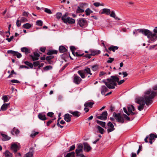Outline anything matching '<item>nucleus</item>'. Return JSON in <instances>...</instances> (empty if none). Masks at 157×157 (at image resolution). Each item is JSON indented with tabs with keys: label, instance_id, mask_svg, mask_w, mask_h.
Masks as SVG:
<instances>
[{
	"label": "nucleus",
	"instance_id": "obj_30",
	"mask_svg": "<svg viewBox=\"0 0 157 157\" xmlns=\"http://www.w3.org/2000/svg\"><path fill=\"white\" fill-rule=\"evenodd\" d=\"M16 135L18 134L19 133V130L15 128H14L13 129V130L11 132V133L12 134L14 135V133Z\"/></svg>",
	"mask_w": 157,
	"mask_h": 157
},
{
	"label": "nucleus",
	"instance_id": "obj_63",
	"mask_svg": "<svg viewBox=\"0 0 157 157\" xmlns=\"http://www.w3.org/2000/svg\"><path fill=\"white\" fill-rule=\"evenodd\" d=\"M124 79L122 80H120V81H116L118 82V84L119 85H120L123 83L124 82Z\"/></svg>",
	"mask_w": 157,
	"mask_h": 157
},
{
	"label": "nucleus",
	"instance_id": "obj_8",
	"mask_svg": "<svg viewBox=\"0 0 157 157\" xmlns=\"http://www.w3.org/2000/svg\"><path fill=\"white\" fill-rule=\"evenodd\" d=\"M83 147V145L82 144H80L78 145L77 148L75 150L76 156H79L81 154H82Z\"/></svg>",
	"mask_w": 157,
	"mask_h": 157
},
{
	"label": "nucleus",
	"instance_id": "obj_12",
	"mask_svg": "<svg viewBox=\"0 0 157 157\" xmlns=\"http://www.w3.org/2000/svg\"><path fill=\"white\" fill-rule=\"evenodd\" d=\"M20 146L16 144H13L11 145V149L14 153H16L17 151L20 149Z\"/></svg>",
	"mask_w": 157,
	"mask_h": 157
},
{
	"label": "nucleus",
	"instance_id": "obj_10",
	"mask_svg": "<svg viewBox=\"0 0 157 157\" xmlns=\"http://www.w3.org/2000/svg\"><path fill=\"white\" fill-rule=\"evenodd\" d=\"M82 79L81 78L77 75L75 74L73 79V82L75 84L78 85L80 84Z\"/></svg>",
	"mask_w": 157,
	"mask_h": 157
},
{
	"label": "nucleus",
	"instance_id": "obj_43",
	"mask_svg": "<svg viewBox=\"0 0 157 157\" xmlns=\"http://www.w3.org/2000/svg\"><path fill=\"white\" fill-rule=\"evenodd\" d=\"M98 69V67L97 65H94L92 67V69L94 71H96Z\"/></svg>",
	"mask_w": 157,
	"mask_h": 157
},
{
	"label": "nucleus",
	"instance_id": "obj_59",
	"mask_svg": "<svg viewBox=\"0 0 157 157\" xmlns=\"http://www.w3.org/2000/svg\"><path fill=\"white\" fill-rule=\"evenodd\" d=\"M16 25H17V26L18 27H20L21 26V22L18 19H17V21Z\"/></svg>",
	"mask_w": 157,
	"mask_h": 157
},
{
	"label": "nucleus",
	"instance_id": "obj_34",
	"mask_svg": "<svg viewBox=\"0 0 157 157\" xmlns=\"http://www.w3.org/2000/svg\"><path fill=\"white\" fill-rule=\"evenodd\" d=\"M96 128L101 134H103L104 133V129L102 128L99 125H97Z\"/></svg>",
	"mask_w": 157,
	"mask_h": 157
},
{
	"label": "nucleus",
	"instance_id": "obj_15",
	"mask_svg": "<svg viewBox=\"0 0 157 157\" xmlns=\"http://www.w3.org/2000/svg\"><path fill=\"white\" fill-rule=\"evenodd\" d=\"M84 149L86 151L88 152L91 150L92 148L90 145L88 143H85L84 144Z\"/></svg>",
	"mask_w": 157,
	"mask_h": 157
},
{
	"label": "nucleus",
	"instance_id": "obj_22",
	"mask_svg": "<svg viewBox=\"0 0 157 157\" xmlns=\"http://www.w3.org/2000/svg\"><path fill=\"white\" fill-rule=\"evenodd\" d=\"M9 105V103H4L1 106V110L2 111H4L6 110L8 106Z\"/></svg>",
	"mask_w": 157,
	"mask_h": 157
},
{
	"label": "nucleus",
	"instance_id": "obj_42",
	"mask_svg": "<svg viewBox=\"0 0 157 157\" xmlns=\"http://www.w3.org/2000/svg\"><path fill=\"white\" fill-rule=\"evenodd\" d=\"M52 68V67L51 66H47L44 68V71H48L49 70H51Z\"/></svg>",
	"mask_w": 157,
	"mask_h": 157
},
{
	"label": "nucleus",
	"instance_id": "obj_20",
	"mask_svg": "<svg viewBox=\"0 0 157 157\" xmlns=\"http://www.w3.org/2000/svg\"><path fill=\"white\" fill-rule=\"evenodd\" d=\"M21 50L22 52H24L26 55H27L30 53V50L26 47L22 48Z\"/></svg>",
	"mask_w": 157,
	"mask_h": 157
},
{
	"label": "nucleus",
	"instance_id": "obj_35",
	"mask_svg": "<svg viewBox=\"0 0 157 157\" xmlns=\"http://www.w3.org/2000/svg\"><path fill=\"white\" fill-rule=\"evenodd\" d=\"M24 63L25 64L29 66L30 68H33V65L32 63H31L28 61H25Z\"/></svg>",
	"mask_w": 157,
	"mask_h": 157
},
{
	"label": "nucleus",
	"instance_id": "obj_5",
	"mask_svg": "<svg viewBox=\"0 0 157 157\" xmlns=\"http://www.w3.org/2000/svg\"><path fill=\"white\" fill-rule=\"evenodd\" d=\"M68 15V13H66L62 16L61 17L62 20L65 23L71 24H74L75 22V20L70 17H67Z\"/></svg>",
	"mask_w": 157,
	"mask_h": 157
},
{
	"label": "nucleus",
	"instance_id": "obj_57",
	"mask_svg": "<svg viewBox=\"0 0 157 157\" xmlns=\"http://www.w3.org/2000/svg\"><path fill=\"white\" fill-rule=\"evenodd\" d=\"M11 82L13 83H20V82L17 80L15 79H13L11 81Z\"/></svg>",
	"mask_w": 157,
	"mask_h": 157
},
{
	"label": "nucleus",
	"instance_id": "obj_25",
	"mask_svg": "<svg viewBox=\"0 0 157 157\" xmlns=\"http://www.w3.org/2000/svg\"><path fill=\"white\" fill-rule=\"evenodd\" d=\"M58 51L55 50H50L47 53L48 55L57 54Z\"/></svg>",
	"mask_w": 157,
	"mask_h": 157
},
{
	"label": "nucleus",
	"instance_id": "obj_9",
	"mask_svg": "<svg viewBox=\"0 0 157 157\" xmlns=\"http://www.w3.org/2000/svg\"><path fill=\"white\" fill-rule=\"evenodd\" d=\"M107 112L106 111L103 112L102 114L100 116H98L97 117V118L98 119L102 120H106L107 118Z\"/></svg>",
	"mask_w": 157,
	"mask_h": 157
},
{
	"label": "nucleus",
	"instance_id": "obj_48",
	"mask_svg": "<svg viewBox=\"0 0 157 157\" xmlns=\"http://www.w3.org/2000/svg\"><path fill=\"white\" fill-rule=\"evenodd\" d=\"M54 58V56L52 55L49 56H47L46 58V59L47 60H51V59H53Z\"/></svg>",
	"mask_w": 157,
	"mask_h": 157
},
{
	"label": "nucleus",
	"instance_id": "obj_52",
	"mask_svg": "<svg viewBox=\"0 0 157 157\" xmlns=\"http://www.w3.org/2000/svg\"><path fill=\"white\" fill-rule=\"evenodd\" d=\"M44 11L48 14H51L52 13L51 10L48 8H45L44 10Z\"/></svg>",
	"mask_w": 157,
	"mask_h": 157
},
{
	"label": "nucleus",
	"instance_id": "obj_16",
	"mask_svg": "<svg viewBox=\"0 0 157 157\" xmlns=\"http://www.w3.org/2000/svg\"><path fill=\"white\" fill-rule=\"evenodd\" d=\"M72 117L71 115L67 113L64 115V119L66 122H69L71 121V118Z\"/></svg>",
	"mask_w": 157,
	"mask_h": 157
},
{
	"label": "nucleus",
	"instance_id": "obj_64",
	"mask_svg": "<svg viewBox=\"0 0 157 157\" xmlns=\"http://www.w3.org/2000/svg\"><path fill=\"white\" fill-rule=\"evenodd\" d=\"M69 153H70V157H75V153L74 152H72Z\"/></svg>",
	"mask_w": 157,
	"mask_h": 157
},
{
	"label": "nucleus",
	"instance_id": "obj_1",
	"mask_svg": "<svg viewBox=\"0 0 157 157\" xmlns=\"http://www.w3.org/2000/svg\"><path fill=\"white\" fill-rule=\"evenodd\" d=\"M157 94L156 92L149 89L145 92L144 98H137L136 99V102L140 105L138 106V109L140 111L143 110L145 106V102L147 106L151 104L153 101L152 99Z\"/></svg>",
	"mask_w": 157,
	"mask_h": 157
},
{
	"label": "nucleus",
	"instance_id": "obj_24",
	"mask_svg": "<svg viewBox=\"0 0 157 157\" xmlns=\"http://www.w3.org/2000/svg\"><path fill=\"white\" fill-rule=\"evenodd\" d=\"M101 53V51L99 50H94L91 51V55L93 56H94L96 55L99 54Z\"/></svg>",
	"mask_w": 157,
	"mask_h": 157
},
{
	"label": "nucleus",
	"instance_id": "obj_7",
	"mask_svg": "<svg viewBox=\"0 0 157 157\" xmlns=\"http://www.w3.org/2000/svg\"><path fill=\"white\" fill-rule=\"evenodd\" d=\"M113 116L117 122L121 123H123L124 122V118L121 116L120 113L117 114L116 113L114 112L113 113Z\"/></svg>",
	"mask_w": 157,
	"mask_h": 157
},
{
	"label": "nucleus",
	"instance_id": "obj_18",
	"mask_svg": "<svg viewBox=\"0 0 157 157\" xmlns=\"http://www.w3.org/2000/svg\"><path fill=\"white\" fill-rule=\"evenodd\" d=\"M69 112L71 114H72L74 117H78L81 115L80 113L78 111H75L74 112L70 111Z\"/></svg>",
	"mask_w": 157,
	"mask_h": 157
},
{
	"label": "nucleus",
	"instance_id": "obj_21",
	"mask_svg": "<svg viewBox=\"0 0 157 157\" xmlns=\"http://www.w3.org/2000/svg\"><path fill=\"white\" fill-rule=\"evenodd\" d=\"M107 90L108 89L105 86H101V93L102 95H104Z\"/></svg>",
	"mask_w": 157,
	"mask_h": 157
},
{
	"label": "nucleus",
	"instance_id": "obj_47",
	"mask_svg": "<svg viewBox=\"0 0 157 157\" xmlns=\"http://www.w3.org/2000/svg\"><path fill=\"white\" fill-rule=\"evenodd\" d=\"M16 52L17 53L15 54V56H17V57L18 58H20L22 56L21 54L17 52Z\"/></svg>",
	"mask_w": 157,
	"mask_h": 157
},
{
	"label": "nucleus",
	"instance_id": "obj_45",
	"mask_svg": "<svg viewBox=\"0 0 157 157\" xmlns=\"http://www.w3.org/2000/svg\"><path fill=\"white\" fill-rule=\"evenodd\" d=\"M84 55L83 53L80 54L79 52H75V56H76L81 57L82 56Z\"/></svg>",
	"mask_w": 157,
	"mask_h": 157
},
{
	"label": "nucleus",
	"instance_id": "obj_54",
	"mask_svg": "<svg viewBox=\"0 0 157 157\" xmlns=\"http://www.w3.org/2000/svg\"><path fill=\"white\" fill-rule=\"evenodd\" d=\"M21 22H24L27 21V19L24 17H22L20 19Z\"/></svg>",
	"mask_w": 157,
	"mask_h": 157
},
{
	"label": "nucleus",
	"instance_id": "obj_58",
	"mask_svg": "<svg viewBox=\"0 0 157 157\" xmlns=\"http://www.w3.org/2000/svg\"><path fill=\"white\" fill-rule=\"evenodd\" d=\"M54 113L52 112H49L47 113V116L50 117H52Z\"/></svg>",
	"mask_w": 157,
	"mask_h": 157
},
{
	"label": "nucleus",
	"instance_id": "obj_32",
	"mask_svg": "<svg viewBox=\"0 0 157 157\" xmlns=\"http://www.w3.org/2000/svg\"><path fill=\"white\" fill-rule=\"evenodd\" d=\"M32 26V25L31 24L27 23L23 25L22 26L23 28L26 29H29Z\"/></svg>",
	"mask_w": 157,
	"mask_h": 157
},
{
	"label": "nucleus",
	"instance_id": "obj_36",
	"mask_svg": "<svg viewBox=\"0 0 157 157\" xmlns=\"http://www.w3.org/2000/svg\"><path fill=\"white\" fill-rule=\"evenodd\" d=\"M96 7H98L99 6H104V4L103 3H101L98 2H94L93 4Z\"/></svg>",
	"mask_w": 157,
	"mask_h": 157
},
{
	"label": "nucleus",
	"instance_id": "obj_26",
	"mask_svg": "<svg viewBox=\"0 0 157 157\" xmlns=\"http://www.w3.org/2000/svg\"><path fill=\"white\" fill-rule=\"evenodd\" d=\"M1 135L2 137L3 138L2 140L3 141L8 140L10 139V137L8 136L7 135H5L4 134H1Z\"/></svg>",
	"mask_w": 157,
	"mask_h": 157
},
{
	"label": "nucleus",
	"instance_id": "obj_41",
	"mask_svg": "<svg viewBox=\"0 0 157 157\" xmlns=\"http://www.w3.org/2000/svg\"><path fill=\"white\" fill-rule=\"evenodd\" d=\"M43 23V21L40 20H37L36 22V25L40 26L42 25Z\"/></svg>",
	"mask_w": 157,
	"mask_h": 157
},
{
	"label": "nucleus",
	"instance_id": "obj_19",
	"mask_svg": "<svg viewBox=\"0 0 157 157\" xmlns=\"http://www.w3.org/2000/svg\"><path fill=\"white\" fill-rule=\"evenodd\" d=\"M33 151L32 149H30L29 152L26 153L24 157H32L33 155Z\"/></svg>",
	"mask_w": 157,
	"mask_h": 157
},
{
	"label": "nucleus",
	"instance_id": "obj_31",
	"mask_svg": "<svg viewBox=\"0 0 157 157\" xmlns=\"http://www.w3.org/2000/svg\"><path fill=\"white\" fill-rule=\"evenodd\" d=\"M97 123L101 125L102 127L103 128H105V122L103 121H99V120L96 121Z\"/></svg>",
	"mask_w": 157,
	"mask_h": 157
},
{
	"label": "nucleus",
	"instance_id": "obj_53",
	"mask_svg": "<svg viewBox=\"0 0 157 157\" xmlns=\"http://www.w3.org/2000/svg\"><path fill=\"white\" fill-rule=\"evenodd\" d=\"M123 115L124 117L127 121H131L130 118L129 117H128L125 114H124Z\"/></svg>",
	"mask_w": 157,
	"mask_h": 157
},
{
	"label": "nucleus",
	"instance_id": "obj_29",
	"mask_svg": "<svg viewBox=\"0 0 157 157\" xmlns=\"http://www.w3.org/2000/svg\"><path fill=\"white\" fill-rule=\"evenodd\" d=\"M118 47L117 46H111L108 48V49L110 51H112L113 52H114L115 50L118 49Z\"/></svg>",
	"mask_w": 157,
	"mask_h": 157
},
{
	"label": "nucleus",
	"instance_id": "obj_39",
	"mask_svg": "<svg viewBox=\"0 0 157 157\" xmlns=\"http://www.w3.org/2000/svg\"><path fill=\"white\" fill-rule=\"evenodd\" d=\"M76 12L77 13H82L84 12V10L83 9H81L79 6H78Z\"/></svg>",
	"mask_w": 157,
	"mask_h": 157
},
{
	"label": "nucleus",
	"instance_id": "obj_44",
	"mask_svg": "<svg viewBox=\"0 0 157 157\" xmlns=\"http://www.w3.org/2000/svg\"><path fill=\"white\" fill-rule=\"evenodd\" d=\"M34 55L35 56V57H37L36 59L35 60H38L39 59V58L40 56V54L36 52H34Z\"/></svg>",
	"mask_w": 157,
	"mask_h": 157
},
{
	"label": "nucleus",
	"instance_id": "obj_55",
	"mask_svg": "<svg viewBox=\"0 0 157 157\" xmlns=\"http://www.w3.org/2000/svg\"><path fill=\"white\" fill-rule=\"evenodd\" d=\"M38 133V132H35L34 133H33L30 135V136L32 137H34Z\"/></svg>",
	"mask_w": 157,
	"mask_h": 157
},
{
	"label": "nucleus",
	"instance_id": "obj_61",
	"mask_svg": "<svg viewBox=\"0 0 157 157\" xmlns=\"http://www.w3.org/2000/svg\"><path fill=\"white\" fill-rule=\"evenodd\" d=\"M138 29L137 30H135L133 32V34L135 36H136L138 35V31L139 32V31L138 30Z\"/></svg>",
	"mask_w": 157,
	"mask_h": 157
},
{
	"label": "nucleus",
	"instance_id": "obj_6",
	"mask_svg": "<svg viewBox=\"0 0 157 157\" xmlns=\"http://www.w3.org/2000/svg\"><path fill=\"white\" fill-rule=\"evenodd\" d=\"M77 25L82 28H85L87 26V22L86 20L83 18H80L77 20Z\"/></svg>",
	"mask_w": 157,
	"mask_h": 157
},
{
	"label": "nucleus",
	"instance_id": "obj_49",
	"mask_svg": "<svg viewBox=\"0 0 157 157\" xmlns=\"http://www.w3.org/2000/svg\"><path fill=\"white\" fill-rule=\"evenodd\" d=\"M109 59L107 61V63H112L114 60V59L113 58H112L109 57Z\"/></svg>",
	"mask_w": 157,
	"mask_h": 157
},
{
	"label": "nucleus",
	"instance_id": "obj_11",
	"mask_svg": "<svg viewBox=\"0 0 157 157\" xmlns=\"http://www.w3.org/2000/svg\"><path fill=\"white\" fill-rule=\"evenodd\" d=\"M149 142L151 144H152L153 142H154L155 139L157 138V135L155 134L151 133L149 135Z\"/></svg>",
	"mask_w": 157,
	"mask_h": 157
},
{
	"label": "nucleus",
	"instance_id": "obj_46",
	"mask_svg": "<svg viewBox=\"0 0 157 157\" xmlns=\"http://www.w3.org/2000/svg\"><path fill=\"white\" fill-rule=\"evenodd\" d=\"M62 16V13H61L58 12L56 14V17L58 19H60Z\"/></svg>",
	"mask_w": 157,
	"mask_h": 157
},
{
	"label": "nucleus",
	"instance_id": "obj_13",
	"mask_svg": "<svg viewBox=\"0 0 157 157\" xmlns=\"http://www.w3.org/2000/svg\"><path fill=\"white\" fill-rule=\"evenodd\" d=\"M107 125L110 128H109L107 130V131L108 133L112 132L115 130L114 125L110 121L107 124Z\"/></svg>",
	"mask_w": 157,
	"mask_h": 157
},
{
	"label": "nucleus",
	"instance_id": "obj_4",
	"mask_svg": "<svg viewBox=\"0 0 157 157\" xmlns=\"http://www.w3.org/2000/svg\"><path fill=\"white\" fill-rule=\"evenodd\" d=\"M78 73L82 78H85L86 76H87L88 74L90 75H92L90 69L86 67L84 69L78 71Z\"/></svg>",
	"mask_w": 157,
	"mask_h": 157
},
{
	"label": "nucleus",
	"instance_id": "obj_14",
	"mask_svg": "<svg viewBox=\"0 0 157 157\" xmlns=\"http://www.w3.org/2000/svg\"><path fill=\"white\" fill-rule=\"evenodd\" d=\"M99 13L101 14H105L107 15H109L111 11L109 9L104 8L100 10Z\"/></svg>",
	"mask_w": 157,
	"mask_h": 157
},
{
	"label": "nucleus",
	"instance_id": "obj_60",
	"mask_svg": "<svg viewBox=\"0 0 157 157\" xmlns=\"http://www.w3.org/2000/svg\"><path fill=\"white\" fill-rule=\"evenodd\" d=\"M13 36H12L10 37V38H7L6 39V40H7L8 42H10L13 39Z\"/></svg>",
	"mask_w": 157,
	"mask_h": 157
},
{
	"label": "nucleus",
	"instance_id": "obj_62",
	"mask_svg": "<svg viewBox=\"0 0 157 157\" xmlns=\"http://www.w3.org/2000/svg\"><path fill=\"white\" fill-rule=\"evenodd\" d=\"M75 148V145H72L70 147V148L69 149V151H71L74 150Z\"/></svg>",
	"mask_w": 157,
	"mask_h": 157
},
{
	"label": "nucleus",
	"instance_id": "obj_3",
	"mask_svg": "<svg viewBox=\"0 0 157 157\" xmlns=\"http://www.w3.org/2000/svg\"><path fill=\"white\" fill-rule=\"evenodd\" d=\"M110 78L107 79V82L103 80L104 82L107 87L109 89H113L115 88V86L117 85L116 81L119 80V78L115 76H111Z\"/></svg>",
	"mask_w": 157,
	"mask_h": 157
},
{
	"label": "nucleus",
	"instance_id": "obj_27",
	"mask_svg": "<svg viewBox=\"0 0 157 157\" xmlns=\"http://www.w3.org/2000/svg\"><path fill=\"white\" fill-rule=\"evenodd\" d=\"M128 111L129 113L132 111H134L135 108L132 105H129L127 107Z\"/></svg>",
	"mask_w": 157,
	"mask_h": 157
},
{
	"label": "nucleus",
	"instance_id": "obj_51",
	"mask_svg": "<svg viewBox=\"0 0 157 157\" xmlns=\"http://www.w3.org/2000/svg\"><path fill=\"white\" fill-rule=\"evenodd\" d=\"M110 17H113V18H115V16H116V14H115L114 12L113 11H112L111 12V14H110Z\"/></svg>",
	"mask_w": 157,
	"mask_h": 157
},
{
	"label": "nucleus",
	"instance_id": "obj_17",
	"mask_svg": "<svg viewBox=\"0 0 157 157\" xmlns=\"http://www.w3.org/2000/svg\"><path fill=\"white\" fill-rule=\"evenodd\" d=\"M38 117L40 120L42 121H45L47 119L45 115L43 113H39L38 115Z\"/></svg>",
	"mask_w": 157,
	"mask_h": 157
},
{
	"label": "nucleus",
	"instance_id": "obj_50",
	"mask_svg": "<svg viewBox=\"0 0 157 157\" xmlns=\"http://www.w3.org/2000/svg\"><path fill=\"white\" fill-rule=\"evenodd\" d=\"M40 62L39 61H37L36 62H33V66L34 67H36L38 66L40 63Z\"/></svg>",
	"mask_w": 157,
	"mask_h": 157
},
{
	"label": "nucleus",
	"instance_id": "obj_33",
	"mask_svg": "<svg viewBox=\"0 0 157 157\" xmlns=\"http://www.w3.org/2000/svg\"><path fill=\"white\" fill-rule=\"evenodd\" d=\"M94 104V103L92 102H87L84 104V105L86 107H89L91 108L92 107Z\"/></svg>",
	"mask_w": 157,
	"mask_h": 157
},
{
	"label": "nucleus",
	"instance_id": "obj_23",
	"mask_svg": "<svg viewBox=\"0 0 157 157\" xmlns=\"http://www.w3.org/2000/svg\"><path fill=\"white\" fill-rule=\"evenodd\" d=\"M59 51L60 53H64L67 51V49L63 46H60L59 48Z\"/></svg>",
	"mask_w": 157,
	"mask_h": 157
},
{
	"label": "nucleus",
	"instance_id": "obj_37",
	"mask_svg": "<svg viewBox=\"0 0 157 157\" xmlns=\"http://www.w3.org/2000/svg\"><path fill=\"white\" fill-rule=\"evenodd\" d=\"M85 12L86 15L88 16L92 12V11L89 8H88L86 10Z\"/></svg>",
	"mask_w": 157,
	"mask_h": 157
},
{
	"label": "nucleus",
	"instance_id": "obj_38",
	"mask_svg": "<svg viewBox=\"0 0 157 157\" xmlns=\"http://www.w3.org/2000/svg\"><path fill=\"white\" fill-rule=\"evenodd\" d=\"M2 99L3 100L4 102H5L8 101V98L7 95H4L2 96Z\"/></svg>",
	"mask_w": 157,
	"mask_h": 157
},
{
	"label": "nucleus",
	"instance_id": "obj_2",
	"mask_svg": "<svg viewBox=\"0 0 157 157\" xmlns=\"http://www.w3.org/2000/svg\"><path fill=\"white\" fill-rule=\"evenodd\" d=\"M138 30L139 33H142L144 35L147 36V37L149 39L151 42H154L156 41L157 40V27L153 30V32L150 30L144 29H138Z\"/></svg>",
	"mask_w": 157,
	"mask_h": 157
},
{
	"label": "nucleus",
	"instance_id": "obj_56",
	"mask_svg": "<svg viewBox=\"0 0 157 157\" xmlns=\"http://www.w3.org/2000/svg\"><path fill=\"white\" fill-rule=\"evenodd\" d=\"M123 109V110L125 113H126L128 116L130 115V113H129L128 112L126 108H125V107H124Z\"/></svg>",
	"mask_w": 157,
	"mask_h": 157
},
{
	"label": "nucleus",
	"instance_id": "obj_28",
	"mask_svg": "<svg viewBox=\"0 0 157 157\" xmlns=\"http://www.w3.org/2000/svg\"><path fill=\"white\" fill-rule=\"evenodd\" d=\"M4 154H5V157H12L13 156L12 154L8 150L6 151Z\"/></svg>",
	"mask_w": 157,
	"mask_h": 157
},
{
	"label": "nucleus",
	"instance_id": "obj_40",
	"mask_svg": "<svg viewBox=\"0 0 157 157\" xmlns=\"http://www.w3.org/2000/svg\"><path fill=\"white\" fill-rule=\"evenodd\" d=\"M7 52L8 54L12 55L13 56H15V54L17 53L16 52L12 50H8Z\"/></svg>",
	"mask_w": 157,
	"mask_h": 157
}]
</instances>
